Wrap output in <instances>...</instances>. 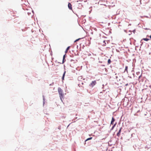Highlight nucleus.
<instances>
[{"label": "nucleus", "mask_w": 151, "mask_h": 151, "mask_svg": "<svg viewBox=\"0 0 151 151\" xmlns=\"http://www.w3.org/2000/svg\"><path fill=\"white\" fill-rule=\"evenodd\" d=\"M81 38H79L78 39H76V40H75L74 41V42H76L77 41H78L79 40H80Z\"/></svg>", "instance_id": "ddd939ff"}, {"label": "nucleus", "mask_w": 151, "mask_h": 151, "mask_svg": "<svg viewBox=\"0 0 151 151\" xmlns=\"http://www.w3.org/2000/svg\"><path fill=\"white\" fill-rule=\"evenodd\" d=\"M115 121V119H114V117H112V118L111 121V124H113V122Z\"/></svg>", "instance_id": "39448f33"}, {"label": "nucleus", "mask_w": 151, "mask_h": 151, "mask_svg": "<svg viewBox=\"0 0 151 151\" xmlns=\"http://www.w3.org/2000/svg\"><path fill=\"white\" fill-rule=\"evenodd\" d=\"M68 50L66 49V50L65 51V53H66L68 52Z\"/></svg>", "instance_id": "2eb2a0df"}, {"label": "nucleus", "mask_w": 151, "mask_h": 151, "mask_svg": "<svg viewBox=\"0 0 151 151\" xmlns=\"http://www.w3.org/2000/svg\"><path fill=\"white\" fill-rule=\"evenodd\" d=\"M96 81H93L89 85V86L91 87H93L94 86H95L96 84Z\"/></svg>", "instance_id": "f03ea898"}, {"label": "nucleus", "mask_w": 151, "mask_h": 151, "mask_svg": "<svg viewBox=\"0 0 151 151\" xmlns=\"http://www.w3.org/2000/svg\"><path fill=\"white\" fill-rule=\"evenodd\" d=\"M111 60H110V59H108V64H110L111 63Z\"/></svg>", "instance_id": "9d476101"}, {"label": "nucleus", "mask_w": 151, "mask_h": 151, "mask_svg": "<svg viewBox=\"0 0 151 151\" xmlns=\"http://www.w3.org/2000/svg\"><path fill=\"white\" fill-rule=\"evenodd\" d=\"M150 38H151V35L150 36Z\"/></svg>", "instance_id": "f3484780"}, {"label": "nucleus", "mask_w": 151, "mask_h": 151, "mask_svg": "<svg viewBox=\"0 0 151 151\" xmlns=\"http://www.w3.org/2000/svg\"><path fill=\"white\" fill-rule=\"evenodd\" d=\"M58 91L60 99L62 101V99H63L64 96V95L63 93V90L60 88H59L58 89Z\"/></svg>", "instance_id": "f257e3e1"}, {"label": "nucleus", "mask_w": 151, "mask_h": 151, "mask_svg": "<svg viewBox=\"0 0 151 151\" xmlns=\"http://www.w3.org/2000/svg\"><path fill=\"white\" fill-rule=\"evenodd\" d=\"M140 77V76H139V78Z\"/></svg>", "instance_id": "a211bd4d"}, {"label": "nucleus", "mask_w": 151, "mask_h": 151, "mask_svg": "<svg viewBox=\"0 0 151 151\" xmlns=\"http://www.w3.org/2000/svg\"><path fill=\"white\" fill-rule=\"evenodd\" d=\"M128 68V66H126L124 71H126L127 73H128V70H127Z\"/></svg>", "instance_id": "1a4fd4ad"}, {"label": "nucleus", "mask_w": 151, "mask_h": 151, "mask_svg": "<svg viewBox=\"0 0 151 151\" xmlns=\"http://www.w3.org/2000/svg\"><path fill=\"white\" fill-rule=\"evenodd\" d=\"M92 138V137H91L89 138H88L86 140V141H88V140H89L91 139Z\"/></svg>", "instance_id": "9b49d317"}, {"label": "nucleus", "mask_w": 151, "mask_h": 151, "mask_svg": "<svg viewBox=\"0 0 151 151\" xmlns=\"http://www.w3.org/2000/svg\"><path fill=\"white\" fill-rule=\"evenodd\" d=\"M70 47V46L68 47H67V48L66 50H68L69 49Z\"/></svg>", "instance_id": "4468645a"}, {"label": "nucleus", "mask_w": 151, "mask_h": 151, "mask_svg": "<svg viewBox=\"0 0 151 151\" xmlns=\"http://www.w3.org/2000/svg\"><path fill=\"white\" fill-rule=\"evenodd\" d=\"M116 123H115V124H114V125H113V126L112 127V128H111V129H113L114 128V127L116 125Z\"/></svg>", "instance_id": "f8f14e48"}, {"label": "nucleus", "mask_w": 151, "mask_h": 151, "mask_svg": "<svg viewBox=\"0 0 151 151\" xmlns=\"http://www.w3.org/2000/svg\"><path fill=\"white\" fill-rule=\"evenodd\" d=\"M141 0H140V4H141Z\"/></svg>", "instance_id": "dca6fc26"}, {"label": "nucleus", "mask_w": 151, "mask_h": 151, "mask_svg": "<svg viewBox=\"0 0 151 151\" xmlns=\"http://www.w3.org/2000/svg\"><path fill=\"white\" fill-rule=\"evenodd\" d=\"M122 128H121L118 132L117 134L116 135L118 137H119L120 135V133L121 131Z\"/></svg>", "instance_id": "20e7f679"}, {"label": "nucleus", "mask_w": 151, "mask_h": 151, "mask_svg": "<svg viewBox=\"0 0 151 151\" xmlns=\"http://www.w3.org/2000/svg\"><path fill=\"white\" fill-rule=\"evenodd\" d=\"M142 40H144L145 41H148L149 40V39L146 38H143L142 39Z\"/></svg>", "instance_id": "0eeeda50"}, {"label": "nucleus", "mask_w": 151, "mask_h": 151, "mask_svg": "<svg viewBox=\"0 0 151 151\" xmlns=\"http://www.w3.org/2000/svg\"><path fill=\"white\" fill-rule=\"evenodd\" d=\"M65 55H64L63 58V63L65 62Z\"/></svg>", "instance_id": "6e6552de"}, {"label": "nucleus", "mask_w": 151, "mask_h": 151, "mask_svg": "<svg viewBox=\"0 0 151 151\" xmlns=\"http://www.w3.org/2000/svg\"><path fill=\"white\" fill-rule=\"evenodd\" d=\"M68 8L70 10H72V5L70 3H68Z\"/></svg>", "instance_id": "7ed1b4c3"}, {"label": "nucleus", "mask_w": 151, "mask_h": 151, "mask_svg": "<svg viewBox=\"0 0 151 151\" xmlns=\"http://www.w3.org/2000/svg\"><path fill=\"white\" fill-rule=\"evenodd\" d=\"M65 72H64V73H63V76H62V80H63L64 79V76H65Z\"/></svg>", "instance_id": "423d86ee"}]
</instances>
